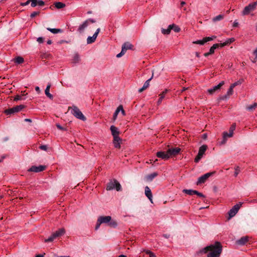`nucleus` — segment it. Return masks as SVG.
<instances>
[{
	"label": "nucleus",
	"instance_id": "e2e57ef3",
	"mask_svg": "<svg viewBox=\"0 0 257 257\" xmlns=\"http://www.w3.org/2000/svg\"><path fill=\"white\" fill-rule=\"evenodd\" d=\"M163 236L166 238H168L170 237V235L167 234H163Z\"/></svg>",
	"mask_w": 257,
	"mask_h": 257
},
{
	"label": "nucleus",
	"instance_id": "0e129e2a",
	"mask_svg": "<svg viewBox=\"0 0 257 257\" xmlns=\"http://www.w3.org/2000/svg\"><path fill=\"white\" fill-rule=\"evenodd\" d=\"M210 55H211V54H210L209 52L206 53L204 54V56L205 57H207Z\"/></svg>",
	"mask_w": 257,
	"mask_h": 257
},
{
	"label": "nucleus",
	"instance_id": "f704fd0d",
	"mask_svg": "<svg viewBox=\"0 0 257 257\" xmlns=\"http://www.w3.org/2000/svg\"><path fill=\"white\" fill-rule=\"evenodd\" d=\"M57 237L56 236L55 234L53 233L51 236H50L48 238L46 239L45 240V242H52L53 241L55 238H56Z\"/></svg>",
	"mask_w": 257,
	"mask_h": 257
},
{
	"label": "nucleus",
	"instance_id": "603ef678",
	"mask_svg": "<svg viewBox=\"0 0 257 257\" xmlns=\"http://www.w3.org/2000/svg\"><path fill=\"white\" fill-rule=\"evenodd\" d=\"M45 4L44 2L42 0H37V6H43Z\"/></svg>",
	"mask_w": 257,
	"mask_h": 257
},
{
	"label": "nucleus",
	"instance_id": "f8f14e48",
	"mask_svg": "<svg viewBox=\"0 0 257 257\" xmlns=\"http://www.w3.org/2000/svg\"><path fill=\"white\" fill-rule=\"evenodd\" d=\"M216 37L215 36H212V37H205V38H203L202 40H197V41H194L193 42V44H199V45H203L205 43H206V42H207L208 41H210L213 40V39L216 38Z\"/></svg>",
	"mask_w": 257,
	"mask_h": 257
},
{
	"label": "nucleus",
	"instance_id": "864d4df0",
	"mask_svg": "<svg viewBox=\"0 0 257 257\" xmlns=\"http://www.w3.org/2000/svg\"><path fill=\"white\" fill-rule=\"evenodd\" d=\"M39 148L42 150L46 151L47 146L46 145H41L39 147Z\"/></svg>",
	"mask_w": 257,
	"mask_h": 257
},
{
	"label": "nucleus",
	"instance_id": "774afa93",
	"mask_svg": "<svg viewBox=\"0 0 257 257\" xmlns=\"http://www.w3.org/2000/svg\"><path fill=\"white\" fill-rule=\"evenodd\" d=\"M25 121H27V122H31L32 121L31 119H29V118H26L25 119Z\"/></svg>",
	"mask_w": 257,
	"mask_h": 257
},
{
	"label": "nucleus",
	"instance_id": "20e7f679",
	"mask_svg": "<svg viewBox=\"0 0 257 257\" xmlns=\"http://www.w3.org/2000/svg\"><path fill=\"white\" fill-rule=\"evenodd\" d=\"M111 221V216H99L97 220L96 226H95V229H98L100 225L101 224L105 223V224H108V223Z\"/></svg>",
	"mask_w": 257,
	"mask_h": 257
},
{
	"label": "nucleus",
	"instance_id": "ddd939ff",
	"mask_svg": "<svg viewBox=\"0 0 257 257\" xmlns=\"http://www.w3.org/2000/svg\"><path fill=\"white\" fill-rule=\"evenodd\" d=\"M181 149L179 148H171L167 150L169 158L173 156H175L180 153Z\"/></svg>",
	"mask_w": 257,
	"mask_h": 257
},
{
	"label": "nucleus",
	"instance_id": "9d476101",
	"mask_svg": "<svg viewBox=\"0 0 257 257\" xmlns=\"http://www.w3.org/2000/svg\"><path fill=\"white\" fill-rule=\"evenodd\" d=\"M89 22L93 23L95 22V21L92 19H88L83 22L82 24L79 26L78 29V31L80 33H82L84 32V29L88 26Z\"/></svg>",
	"mask_w": 257,
	"mask_h": 257
},
{
	"label": "nucleus",
	"instance_id": "6e6552de",
	"mask_svg": "<svg viewBox=\"0 0 257 257\" xmlns=\"http://www.w3.org/2000/svg\"><path fill=\"white\" fill-rule=\"evenodd\" d=\"M207 149V146L205 145H203L200 147L198 155L195 158L194 161L196 163H198L201 160Z\"/></svg>",
	"mask_w": 257,
	"mask_h": 257
},
{
	"label": "nucleus",
	"instance_id": "a18cd8bd",
	"mask_svg": "<svg viewBox=\"0 0 257 257\" xmlns=\"http://www.w3.org/2000/svg\"><path fill=\"white\" fill-rule=\"evenodd\" d=\"M118 107L119 112L121 111V113L122 114V115H123V116L125 115V112L123 108L122 105H120Z\"/></svg>",
	"mask_w": 257,
	"mask_h": 257
},
{
	"label": "nucleus",
	"instance_id": "4be33fe9",
	"mask_svg": "<svg viewBox=\"0 0 257 257\" xmlns=\"http://www.w3.org/2000/svg\"><path fill=\"white\" fill-rule=\"evenodd\" d=\"M248 237L247 236H243L237 240L236 243L239 245H244L248 241Z\"/></svg>",
	"mask_w": 257,
	"mask_h": 257
},
{
	"label": "nucleus",
	"instance_id": "09e8293b",
	"mask_svg": "<svg viewBox=\"0 0 257 257\" xmlns=\"http://www.w3.org/2000/svg\"><path fill=\"white\" fill-rule=\"evenodd\" d=\"M29 1H31V5L32 7L37 6V0H29Z\"/></svg>",
	"mask_w": 257,
	"mask_h": 257
},
{
	"label": "nucleus",
	"instance_id": "8fccbe9b",
	"mask_svg": "<svg viewBox=\"0 0 257 257\" xmlns=\"http://www.w3.org/2000/svg\"><path fill=\"white\" fill-rule=\"evenodd\" d=\"M146 253L149 255V257H156V255L153 252L149 250H146Z\"/></svg>",
	"mask_w": 257,
	"mask_h": 257
},
{
	"label": "nucleus",
	"instance_id": "49530a36",
	"mask_svg": "<svg viewBox=\"0 0 257 257\" xmlns=\"http://www.w3.org/2000/svg\"><path fill=\"white\" fill-rule=\"evenodd\" d=\"M23 97H24V95H17L15 97L14 100L18 101L19 100L24 99Z\"/></svg>",
	"mask_w": 257,
	"mask_h": 257
},
{
	"label": "nucleus",
	"instance_id": "2eb2a0df",
	"mask_svg": "<svg viewBox=\"0 0 257 257\" xmlns=\"http://www.w3.org/2000/svg\"><path fill=\"white\" fill-rule=\"evenodd\" d=\"M224 84V81H221L217 85L213 86L212 88L209 89L208 92L210 94H213L215 91L219 90L221 86Z\"/></svg>",
	"mask_w": 257,
	"mask_h": 257
},
{
	"label": "nucleus",
	"instance_id": "13d9d810",
	"mask_svg": "<svg viewBox=\"0 0 257 257\" xmlns=\"http://www.w3.org/2000/svg\"><path fill=\"white\" fill-rule=\"evenodd\" d=\"M30 3H31V1H29V0H28L26 2H25L24 3H22L21 5L23 6H27L28 4H29Z\"/></svg>",
	"mask_w": 257,
	"mask_h": 257
},
{
	"label": "nucleus",
	"instance_id": "5701e85b",
	"mask_svg": "<svg viewBox=\"0 0 257 257\" xmlns=\"http://www.w3.org/2000/svg\"><path fill=\"white\" fill-rule=\"evenodd\" d=\"M50 87H51V84L49 83L46 87L45 92V94L46 95V96L47 97H48L51 99H52L53 98V96L49 92Z\"/></svg>",
	"mask_w": 257,
	"mask_h": 257
},
{
	"label": "nucleus",
	"instance_id": "3c124183",
	"mask_svg": "<svg viewBox=\"0 0 257 257\" xmlns=\"http://www.w3.org/2000/svg\"><path fill=\"white\" fill-rule=\"evenodd\" d=\"M39 14V12H33V13H31L30 17L32 18H33L35 17V16L38 15Z\"/></svg>",
	"mask_w": 257,
	"mask_h": 257
},
{
	"label": "nucleus",
	"instance_id": "f3484780",
	"mask_svg": "<svg viewBox=\"0 0 257 257\" xmlns=\"http://www.w3.org/2000/svg\"><path fill=\"white\" fill-rule=\"evenodd\" d=\"M145 194L150 202L153 203V195L151 189L148 186H146L145 188Z\"/></svg>",
	"mask_w": 257,
	"mask_h": 257
},
{
	"label": "nucleus",
	"instance_id": "f257e3e1",
	"mask_svg": "<svg viewBox=\"0 0 257 257\" xmlns=\"http://www.w3.org/2000/svg\"><path fill=\"white\" fill-rule=\"evenodd\" d=\"M222 251V246L220 242L216 241L214 243L206 246L200 250V253H206L207 257H219Z\"/></svg>",
	"mask_w": 257,
	"mask_h": 257
},
{
	"label": "nucleus",
	"instance_id": "4c0bfd02",
	"mask_svg": "<svg viewBox=\"0 0 257 257\" xmlns=\"http://www.w3.org/2000/svg\"><path fill=\"white\" fill-rule=\"evenodd\" d=\"M257 106V103L255 102L252 105H249L246 107V109L249 111H252Z\"/></svg>",
	"mask_w": 257,
	"mask_h": 257
},
{
	"label": "nucleus",
	"instance_id": "f03ea898",
	"mask_svg": "<svg viewBox=\"0 0 257 257\" xmlns=\"http://www.w3.org/2000/svg\"><path fill=\"white\" fill-rule=\"evenodd\" d=\"M68 109L71 110V113L77 118L85 121L86 118L80 110L75 105L69 107Z\"/></svg>",
	"mask_w": 257,
	"mask_h": 257
},
{
	"label": "nucleus",
	"instance_id": "e433bc0d",
	"mask_svg": "<svg viewBox=\"0 0 257 257\" xmlns=\"http://www.w3.org/2000/svg\"><path fill=\"white\" fill-rule=\"evenodd\" d=\"M243 82V79H239V80L237 81L236 82L232 83L230 86H231V87L234 88L237 85H241Z\"/></svg>",
	"mask_w": 257,
	"mask_h": 257
},
{
	"label": "nucleus",
	"instance_id": "5fc2aeb1",
	"mask_svg": "<svg viewBox=\"0 0 257 257\" xmlns=\"http://www.w3.org/2000/svg\"><path fill=\"white\" fill-rule=\"evenodd\" d=\"M56 126L60 130H62V131H65L66 129L65 128H64L63 127H62L61 125H60L59 124L57 123L56 124Z\"/></svg>",
	"mask_w": 257,
	"mask_h": 257
},
{
	"label": "nucleus",
	"instance_id": "bf43d9fd",
	"mask_svg": "<svg viewBox=\"0 0 257 257\" xmlns=\"http://www.w3.org/2000/svg\"><path fill=\"white\" fill-rule=\"evenodd\" d=\"M253 53L255 56V59L257 60V48L254 50Z\"/></svg>",
	"mask_w": 257,
	"mask_h": 257
},
{
	"label": "nucleus",
	"instance_id": "6e6d98bb",
	"mask_svg": "<svg viewBox=\"0 0 257 257\" xmlns=\"http://www.w3.org/2000/svg\"><path fill=\"white\" fill-rule=\"evenodd\" d=\"M195 194L200 197H204V195L202 193H200L197 191H196Z\"/></svg>",
	"mask_w": 257,
	"mask_h": 257
},
{
	"label": "nucleus",
	"instance_id": "de8ad7c7",
	"mask_svg": "<svg viewBox=\"0 0 257 257\" xmlns=\"http://www.w3.org/2000/svg\"><path fill=\"white\" fill-rule=\"evenodd\" d=\"M239 172H240L239 167L238 166H237L235 168V172H234V176L235 177H236L238 175V174L239 173Z\"/></svg>",
	"mask_w": 257,
	"mask_h": 257
},
{
	"label": "nucleus",
	"instance_id": "c756f323",
	"mask_svg": "<svg viewBox=\"0 0 257 257\" xmlns=\"http://www.w3.org/2000/svg\"><path fill=\"white\" fill-rule=\"evenodd\" d=\"M228 134L227 132H224L223 133V140L221 142V144H225L226 140L229 137Z\"/></svg>",
	"mask_w": 257,
	"mask_h": 257
},
{
	"label": "nucleus",
	"instance_id": "423d86ee",
	"mask_svg": "<svg viewBox=\"0 0 257 257\" xmlns=\"http://www.w3.org/2000/svg\"><path fill=\"white\" fill-rule=\"evenodd\" d=\"M24 108V105H17L12 108L7 109L5 110V113L7 115L14 114L15 113L20 111L23 108Z\"/></svg>",
	"mask_w": 257,
	"mask_h": 257
},
{
	"label": "nucleus",
	"instance_id": "1a4fd4ad",
	"mask_svg": "<svg viewBox=\"0 0 257 257\" xmlns=\"http://www.w3.org/2000/svg\"><path fill=\"white\" fill-rule=\"evenodd\" d=\"M241 205V203L236 204L228 212V220L230 219L232 217L234 216L235 214L238 211L240 206Z\"/></svg>",
	"mask_w": 257,
	"mask_h": 257
},
{
	"label": "nucleus",
	"instance_id": "37998d69",
	"mask_svg": "<svg viewBox=\"0 0 257 257\" xmlns=\"http://www.w3.org/2000/svg\"><path fill=\"white\" fill-rule=\"evenodd\" d=\"M172 25L173 26L172 30H173L175 32H179L180 31V28L176 25L174 24H172Z\"/></svg>",
	"mask_w": 257,
	"mask_h": 257
},
{
	"label": "nucleus",
	"instance_id": "c85d7f7f",
	"mask_svg": "<svg viewBox=\"0 0 257 257\" xmlns=\"http://www.w3.org/2000/svg\"><path fill=\"white\" fill-rule=\"evenodd\" d=\"M65 233V230L63 228L59 229L58 230L56 231L54 233L55 234L57 237L63 235Z\"/></svg>",
	"mask_w": 257,
	"mask_h": 257
},
{
	"label": "nucleus",
	"instance_id": "a211bd4d",
	"mask_svg": "<svg viewBox=\"0 0 257 257\" xmlns=\"http://www.w3.org/2000/svg\"><path fill=\"white\" fill-rule=\"evenodd\" d=\"M157 157L161 158L164 160H167L169 158L168 152L160 151L158 152L156 154Z\"/></svg>",
	"mask_w": 257,
	"mask_h": 257
},
{
	"label": "nucleus",
	"instance_id": "a878e982",
	"mask_svg": "<svg viewBox=\"0 0 257 257\" xmlns=\"http://www.w3.org/2000/svg\"><path fill=\"white\" fill-rule=\"evenodd\" d=\"M47 29L53 34H57L59 33H61L62 32V30L60 29L47 28Z\"/></svg>",
	"mask_w": 257,
	"mask_h": 257
},
{
	"label": "nucleus",
	"instance_id": "ea45409f",
	"mask_svg": "<svg viewBox=\"0 0 257 257\" xmlns=\"http://www.w3.org/2000/svg\"><path fill=\"white\" fill-rule=\"evenodd\" d=\"M233 88L231 87V86H230L227 92L226 95L224 96V97L226 98L227 96L231 95L233 94Z\"/></svg>",
	"mask_w": 257,
	"mask_h": 257
},
{
	"label": "nucleus",
	"instance_id": "69168bd1",
	"mask_svg": "<svg viewBox=\"0 0 257 257\" xmlns=\"http://www.w3.org/2000/svg\"><path fill=\"white\" fill-rule=\"evenodd\" d=\"M35 257H44V255L41 254H37Z\"/></svg>",
	"mask_w": 257,
	"mask_h": 257
},
{
	"label": "nucleus",
	"instance_id": "cd10ccee",
	"mask_svg": "<svg viewBox=\"0 0 257 257\" xmlns=\"http://www.w3.org/2000/svg\"><path fill=\"white\" fill-rule=\"evenodd\" d=\"M235 124L234 123L232 124L231 126L230 127L228 134L229 137H232L233 136V132L235 129Z\"/></svg>",
	"mask_w": 257,
	"mask_h": 257
},
{
	"label": "nucleus",
	"instance_id": "c03bdc74",
	"mask_svg": "<svg viewBox=\"0 0 257 257\" xmlns=\"http://www.w3.org/2000/svg\"><path fill=\"white\" fill-rule=\"evenodd\" d=\"M79 60V56L78 54H75L73 58V63H78Z\"/></svg>",
	"mask_w": 257,
	"mask_h": 257
},
{
	"label": "nucleus",
	"instance_id": "2f4dec72",
	"mask_svg": "<svg viewBox=\"0 0 257 257\" xmlns=\"http://www.w3.org/2000/svg\"><path fill=\"white\" fill-rule=\"evenodd\" d=\"M234 41H235L234 38H229V39H227L224 43H221L220 45L222 47H223L225 45H227L229 44H230V43L233 42Z\"/></svg>",
	"mask_w": 257,
	"mask_h": 257
},
{
	"label": "nucleus",
	"instance_id": "c9c22d12",
	"mask_svg": "<svg viewBox=\"0 0 257 257\" xmlns=\"http://www.w3.org/2000/svg\"><path fill=\"white\" fill-rule=\"evenodd\" d=\"M54 5L57 9H61L65 6V5L61 2H56L54 4Z\"/></svg>",
	"mask_w": 257,
	"mask_h": 257
},
{
	"label": "nucleus",
	"instance_id": "a19ab883",
	"mask_svg": "<svg viewBox=\"0 0 257 257\" xmlns=\"http://www.w3.org/2000/svg\"><path fill=\"white\" fill-rule=\"evenodd\" d=\"M24 61V60L23 58L20 56H18L15 59V62L17 64H21L23 63Z\"/></svg>",
	"mask_w": 257,
	"mask_h": 257
},
{
	"label": "nucleus",
	"instance_id": "58836bf2",
	"mask_svg": "<svg viewBox=\"0 0 257 257\" xmlns=\"http://www.w3.org/2000/svg\"><path fill=\"white\" fill-rule=\"evenodd\" d=\"M108 225L110 227L115 228L117 226V223L116 221L111 219V221L108 223Z\"/></svg>",
	"mask_w": 257,
	"mask_h": 257
},
{
	"label": "nucleus",
	"instance_id": "393cba45",
	"mask_svg": "<svg viewBox=\"0 0 257 257\" xmlns=\"http://www.w3.org/2000/svg\"><path fill=\"white\" fill-rule=\"evenodd\" d=\"M157 175L158 174L156 172L149 174L146 177V180L152 181Z\"/></svg>",
	"mask_w": 257,
	"mask_h": 257
},
{
	"label": "nucleus",
	"instance_id": "79ce46f5",
	"mask_svg": "<svg viewBox=\"0 0 257 257\" xmlns=\"http://www.w3.org/2000/svg\"><path fill=\"white\" fill-rule=\"evenodd\" d=\"M119 112L118 107L116 108V110L115 111L114 113H113V119L114 120H115L117 117L118 113Z\"/></svg>",
	"mask_w": 257,
	"mask_h": 257
},
{
	"label": "nucleus",
	"instance_id": "473e14b6",
	"mask_svg": "<svg viewBox=\"0 0 257 257\" xmlns=\"http://www.w3.org/2000/svg\"><path fill=\"white\" fill-rule=\"evenodd\" d=\"M224 18V15H219L215 17H214L212 19V21L214 22H216L217 21H219L222 20Z\"/></svg>",
	"mask_w": 257,
	"mask_h": 257
},
{
	"label": "nucleus",
	"instance_id": "0eeeda50",
	"mask_svg": "<svg viewBox=\"0 0 257 257\" xmlns=\"http://www.w3.org/2000/svg\"><path fill=\"white\" fill-rule=\"evenodd\" d=\"M133 45L128 42L124 43L122 46L121 52L117 54L116 57L120 58L126 52L127 50L132 49Z\"/></svg>",
	"mask_w": 257,
	"mask_h": 257
},
{
	"label": "nucleus",
	"instance_id": "dca6fc26",
	"mask_svg": "<svg viewBox=\"0 0 257 257\" xmlns=\"http://www.w3.org/2000/svg\"><path fill=\"white\" fill-rule=\"evenodd\" d=\"M46 166L43 165H40L39 166H33L29 169V171L37 173L40 172L44 170Z\"/></svg>",
	"mask_w": 257,
	"mask_h": 257
},
{
	"label": "nucleus",
	"instance_id": "72a5a7b5",
	"mask_svg": "<svg viewBox=\"0 0 257 257\" xmlns=\"http://www.w3.org/2000/svg\"><path fill=\"white\" fill-rule=\"evenodd\" d=\"M220 44H213V46L210 48L209 50V53L211 54H212L214 52V50L217 48Z\"/></svg>",
	"mask_w": 257,
	"mask_h": 257
},
{
	"label": "nucleus",
	"instance_id": "9b49d317",
	"mask_svg": "<svg viewBox=\"0 0 257 257\" xmlns=\"http://www.w3.org/2000/svg\"><path fill=\"white\" fill-rule=\"evenodd\" d=\"M214 173V172H209L201 176L198 178L197 184L199 185L202 183H204L207 180V179L211 176Z\"/></svg>",
	"mask_w": 257,
	"mask_h": 257
},
{
	"label": "nucleus",
	"instance_id": "aec40b11",
	"mask_svg": "<svg viewBox=\"0 0 257 257\" xmlns=\"http://www.w3.org/2000/svg\"><path fill=\"white\" fill-rule=\"evenodd\" d=\"M152 77L153 76H152L150 78H149V79H148L144 84V85L143 86L140 88L138 90V91L141 93V92H142L144 90H145V89H146L149 86V85H150V81H151V80L152 79Z\"/></svg>",
	"mask_w": 257,
	"mask_h": 257
},
{
	"label": "nucleus",
	"instance_id": "bb28decb",
	"mask_svg": "<svg viewBox=\"0 0 257 257\" xmlns=\"http://www.w3.org/2000/svg\"><path fill=\"white\" fill-rule=\"evenodd\" d=\"M172 25H169L167 29H162V33L165 35L170 34L171 30L172 29Z\"/></svg>",
	"mask_w": 257,
	"mask_h": 257
},
{
	"label": "nucleus",
	"instance_id": "680f3d73",
	"mask_svg": "<svg viewBox=\"0 0 257 257\" xmlns=\"http://www.w3.org/2000/svg\"><path fill=\"white\" fill-rule=\"evenodd\" d=\"M35 90L36 91L38 92V93H40V88L38 87V86H36L35 87Z\"/></svg>",
	"mask_w": 257,
	"mask_h": 257
},
{
	"label": "nucleus",
	"instance_id": "412c9836",
	"mask_svg": "<svg viewBox=\"0 0 257 257\" xmlns=\"http://www.w3.org/2000/svg\"><path fill=\"white\" fill-rule=\"evenodd\" d=\"M121 141V139L119 137H115L113 138V144L114 147L116 148H120V142Z\"/></svg>",
	"mask_w": 257,
	"mask_h": 257
},
{
	"label": "nucleus",
	"instance_id": "39448f33",
	"mask_svg": "<svg viewBox=\"0 0 257 257\" xmlns=\"http://www.w3.org/2000/svg\"><path fill=\"white\" fill-rule=\"evenodd\" d=\"M113 189H115L117 191L121 190V185L116 180L110 181L107 185V190H111Z\"/></svg>",
	"mask_w": 257,
	"mask_h": 257
},
{
	"label": "nucleus",
	"instance_id": "6ab92c4d",
	"mask_svg": "<svg viewBox=\"0 0 257 257\" xmlns=\"http://www.w3.org/2000/svg\"><path fill=\"white\" fill-rule=\"evenodd\" d=\"M110 129L113 138L119 137V132L116 127L111 125Z\"/></svg>",
	"mask_w": 257,
	"mask_h": 257
},
{
	"label": "nucleus",
	"instance_id": "7c9ffc66",
	"mask_svg": "<svg viewBox=\"0 0 257 257\" xmlns=\"http://www.w3.org/2000/svg\"><path fill=\"white\" fill-rule=\"evenodd\" d=\"M183 192L189 195H192L193 194H195L196 190L192 189H184L183 190Z\"/></svg>",
	"mask_w": 257,
	"mask_h": 257
},
{
	"label": "nucleus",
	"instance_id": "7ed1b4c3",
	"mask_svg": "<svg viewBox=\"0 0 257 257\" xmlns=\"http://www.w3.org/2000/svg\"><path fill=\"white\" fill-rule=\"evenodd\" d=\"M257 6V1L249 4L245 7L242 11V15L246 16L250 14V12L254 11Z\"/></svg>",
	"mask_w": 257,
	"mask_h": 257
},
{
	"label": "nucleus",
	"instance_id": "4468645a",
	"mask_svg": "<svg viewBox=\"0 0 257 257\" xmlns=\"http://www.w3.org/2000/svg\"><path fill=\"white\" fill-rule=\"evenodd\" d=\"M100 31V28H98L92 37L89 36L87 39V43L89 44L94 42Z\"/></svg>",
	"mask_w": 257,
	"mask_h": 257
},
{
	"label": "nucleus",
	"instance_id": "4d7b16f0",
	"mask_svg": "<svg viewBox=\"0 0 257 257\" xmlns=\"http://www.w3.org/2000/svg\"><path fill=\"white\" fill-rule=\"evenodd\" d=\"M43 41H44V39L42 37H39L38 39H37V41L39 43H42L43 42Z\"/></svg>",
	"mask_w": 257,
	"mask_h": 257
},
{
	"label": "nucleus",
	"instance_id": "052dcab7",
	"mask_svg": "<svg viewBox=\"0 0 257 257\" xmlns=\"http://www.w3.org/2000/svg\"><path fill=\"white\" fill-rule=\"evenodd\" d=\"M238 25V23L236 21H235L233 24V27H236Z\"/></svg>",
	"mask_w": 257,
	"mask_h": 257
},
{
	"label": "nucleus",
	"instance_id": "338daca9",
	"mask_svg": "<svg viewBox=\"0 0 257 257\" xmlns=\"http://www.w3.org/2000/svg\"><path fill=\"white\" fill-rule=\"evenodd\" d=\"M47 43L49 45H50L52 44V41L50 40H49L47 41Z\"/></svg>",
	"mask_w": 257,
	"mask_h": 257
},
{
	"label": "nucleus",
	"instance_id": "b1692460",
	"mask_svg": "<svg viewBox=\"0 0 257 257\" xmlns=\"http://www.w3.org/2000/svg\"><path fill=\"white\" fill-rule=\"evenodd\" d=\"M167 91H168V90L166 89L161 94H160L159 95L160 98H159V99H158V100L157 101V104L158 105H160L161 103V102H162L163 99L164 98L165 95L166 94V93L167 92Z\"/></svg>",
	"mask_w": 257,
	"mask_h": 257
}]
</instances>
